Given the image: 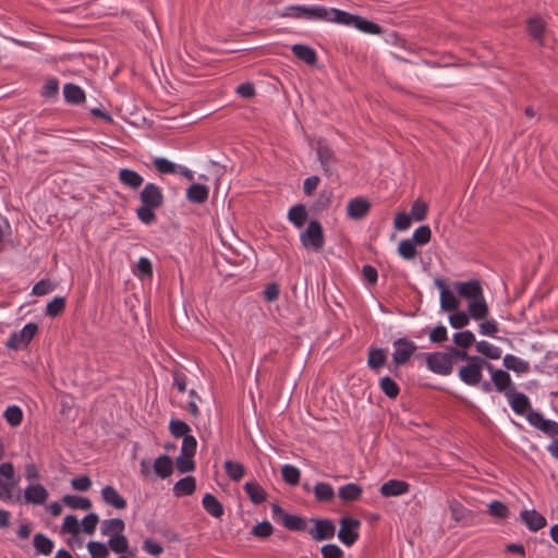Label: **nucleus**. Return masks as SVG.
<instances>
[{"label":"nucleus","mask_w":558,"mask_h":558,"mask_svg":"<svg viewBox=\"0 0 558 558\" xmlns=\"http://www.w3.org/2000/svg\"><path fill=\"white\" fill-rule=\"evenodd\" d=\"M483 369L493 371V364L478 355L470 357L465 365L458 371L460 380L471 387H476L483 379Z\"/></svg>","instance_id":"1"},{"label":"nucleus","mask_w":558,"mask_h":558,"mask_svg":"<svg viewBox=\"0 0 558 558\" xmlns=\"http://www.w3.org/2000/svg\"><path fill=\"white\" fill-rule=\"evenodd\" d=\"M282 16L292 19H305L308 21H325L327 17V8L323 5H289L284 9Z\"/></svg>","instance_id":"2"},{"label":"nucleus","mask_w":558,"mask_h":558,"mask_svg":"<svg viewBox=\"0 0 558 558\" xmlns=\"http://www.w3.org/2000/svg\"><path fill=\"white\" fill-rule=\"evenodd\" d=\"M300 241L306 250L320 251L325 245L324 230L319 221L311 220L300 234Z\"/></svg>","instance_id":"3"},{"label":"nucleus","mask_w":558,"mask_h":558,"mask_svg":"<svg viewBox=\"0 0 558 558\" xmlns=\"http://www.w3.org/2000/svg\"><path fill=\"white\" fill-rule=\"evenodd\" d=\"M272 518L279 521L286 529L293 532H303L306 529V521L304 518L288 513L278 504L271 505Z\"/></svg>","instance_id":"4"},{"label":"nucleus","mask_w":558,"mask_h":558,"mask_svg":"<svg viewBox=\"0 0 558 558\" xmlns=\"http://www.w3.org/2000/svg\"><path fill=\"white\" fill-rule=\"evenodd\" d=\"M340 529L338 531L339 541L347 547L353 546L359 539V529L361 522L357 519L342 517L339 521Z\"/></svg>","instance_id":"5"},{"label":"nucleus","mask_w":558,"mask_h":558,"mask_svg":"<svg viewBox=\"0 0 558 558\" xmlns=\"http://www.w3.org/2000/svg\"><path fill=\"white\" fill-rule=\"evenodd\" d=\"M392 363L396 368L407 364L415 353L416 344L408 338H398L393 341Z\"/></svg>","instance_id":"6"},{"label":"nucleus","mask_w":558,"mask_h":558,"mask_svg":"<svg viewBox=\"0 0 558 558\" xmlns=\"http://www.w3.org/2000/svg\"><path fill=\"white\" fill-rule=\"evenodd\" d=\"M425 361L427 368L437 375L448 376L452 372V362L449 361L446 351L426 353Z\"/></svg>","instance_id":"7"},{"label":"nucleus","mask_w":558,"mask_h":558,"mask_svg":"<svg viewBox=\"0 0 558 558\" xmlns=\"http://www.w3.org/2000/svg\"><path fill=\"white\" fill-rule=\"evenodd\" d=\"M526 421L533 427L539 429L549 437L558 436V423L548 418L535 410H530L526 414Z\"/></svg>","instance_id":"8"},{"label":"nucleus","mask_w":558,"mask_h":558,"mask_svg":"<svg viewBox=\"0 0 558 558\" xmlns=\"http://www.w3.org/2000/svg\"><path fill=\"white\" fill-rule=\"evenodd\" d=\"M316 154L324 173L327 177L332 175L338 161L333 150L323 140H319L316 145Z\"/></svg>","instance_id":"9"},{"label":"nucleus","mask_w":558,"mask_h":558,"mask_svg":"<svg viewBox=\"0 0 558 558\" xmlns=\"http://www.w3.org/2000/svg\"><path fill=\"white\" fill-rule=\"evenodd\" d=\"M311 521L314 526L310 529L308 534L314 541L331 539L335 536L336 525L330 519L312 518Z\"/></svg>","instance_id":"10"},{"label":"nucleus","mask_w":558,"mask_h":558,"mask_svg":"<svg viewBox=\"0 0 558 558\" xmlns=\"http://www.w3.org/2000/svg\"><path fill=\"white\" fill-rule=\"evenodd\" d=\"M38 331V326L35 323H28L26 324L20 331L13 332L8 342L7 345L10 349H20L23 345L28 344L34 336Z\"/></svg>","instance_id":"11"},{"label":"nucleus","mask_w":558,"mask_h":558,"mask_svg":"<svg viewBox=\"0 0 558 558\" xmlns=\"http://www.w3.org/2000/svg\"><path fill=\"white\" fill-rule=\"evenodd\" d=\"M140 199L144 206L159 208L163 204V194L157 184L149 182L141 191Z\"/></svg>","instance_id":"12"},{"label":"nucleus","mask_w":558,"mask_h":558,"mask_svg":"<svg viewBox=\"0 0 558 558\" xmlns=\"http://www.w3.org/2000/svg\"><path fill=\"white\" fill-rule=\"evenodd\" d=\"M506 398L512 411L518 415H523L531 409L529 397L515 388L509 389V392H506Z\"/></svg>","instance_id":"13"},{"label":"nucleus","mask_w":558,"mask_h":558,"mask_svg":"<svg viewBox=\"0 0 558 558\" xmlns=\"http://www.w3.org/2000/svg\"><path fill=\"white\" fill-rule=\"evenodd\" d=\"M456 289L462 298L468 300V302H471V301L476 300L484 295L483 288L478 280H470L466 282H457Z\"/></svg>","instance_id":"14"},{"label":"nucleus","mask_w":558,"mask_h":558,"mask_svg":"<svg viewBox=\"0 0 558 558\" xmlns=\"http://www.w3.org/2000/svg\"><path fill=\"white\" fill-rule=\"evenodd\" d=\"M101 498L102 501L113 507L114 509L122 510L128 506L126 499L120 495L116 487L111 485H106L101 488Z\"/></svg>","instance_id":"15"},{"label":"nucleus","mask_w":558,"mask_h":558,"mask_svg":"<svg viewBox=\"0 0 558 558\" xmlns=\"http://www.w3.org/2000/svg\"><path fill=\"white\" fill-rule=\"evenodd\" d=\"M488 372L490 373L492 383L498 392H502L506 396V392H509V389L515 388L507 371L495 368L493 366V371Z\"/></svg>","instance_id":"16"},{"label":"nucleus","mask_w":558,"mask_h":558,"mask_svg":"<svg viewBox=\"0 0 558 558\" xmlns=\"http://www.w3.org/2000/svg\"><path fill=\"white\" fill-rule=\"evenodd\" d=\"M410 490V484L401 480H389L384 483L379 492L384 497H397L407 494Z\"/></svg>","instance_id":"17"},{"label":"nucleus","mask_w":558,"mask_h":558,"mask_svg":"<svg viewBox=\"0 0 558 558\" xmlns=\"http://www.w3.org/2000/svg\"><path fill=\"white\" fill-rule=\"evenodd\" d=\"M371 209V204L364 198H353L347 206V215L351 219L360 220L364 218Z\"/></svg>","instance_id":"18"},{"label":"nucleus","mask_w":558,"mask_h":558,"mask_svg":"<svg viewBox=\"0 0 558 558\" xmlns=\"http://www.w3.org/2000/svg\"><path fill=\"white\" fill-rule=\"evenodd\" d=\"M520 518L525 523L526 527L532 532H537L546 526V519L536 510H522Z\"/></svg>","instance_id":"19"},{"label":"nucleus","mask_w":558,"mask_h":558,"mask_svg":"<svg viewBox=\"0 0 558 558\" xmlns=\"http://www.w3.org/2000/svg\"><path fill=\"white\" fill-rule=\"evenodd\" d=\"M357 15L351 14L349 12L342 11L340 9L327 8V17L326 22H335L338 24H342L349 27H353L355 25Z\"/></svg>","instance_id":"20"},{"label":"nucleus","mask_w":558,"mask_h":558,"mask_svg":"<svg viewBox=\"0 0 558 558\" xmlns=\"http://www.w3.org/2000/svg\"><path fill=\"white\" fill-rule=\"evenodd\" d=\"M387 363V350L383 348H371L367 354V366L371 371L378 373Z\"/></svg>","instance_id":"21"},{"label":"nucleus","mask_w":558,"mask_h":558,"mask_svg":"<svg viewBox=\"0 0 558 558\" xmlns=\"http://www.w3.org/2000/svg\"><path fill=\"white\" fill-rule=\"evenodd\" d=\"M24 498L33 505H43L48 498V492L41 484L29 485L24 490Z\"/></svg>","instance_id":"22"},{"label":"nucleus","mask_w":558,"mask_h":558,"mask_svg":"<svg viewBox=\"0 0 558 558\" xmlns=\"http://www.w3.org/2000/svg\"><path fill=\"white\" fill-rule=\"evenodd\" d=\"M63 97L65 102L75 106L82 105L86 99L85 92L78 85L73 83L64 84Z\"/></svg>","instance_id":"23"},{"label":"nucleus","mask_w":558,"mask_h":558,"mask_svg":"<svg viewBox=\"0 0 558 558\" xmlns=\"http://www.w3.org/2000/svg\"><path fill=\"white\" fill-rule=\"evenodd\" d=\"M435 284L440 289V306L444 311H454L459 306V302L450 290L446 289L441 279H436Z\"/></svg>","instance_id":"24"},{"label":"nucleus","mask_w":558,"mask_h":558,"mask_svg":"<svg viewBox=\"0 0 558 558\" xmlns=\"http://www.w3.org/2000/svg\"><path fill=\"white\" fill-rule=\"evenodd\" d=\"M119 180L121 184L132 190L138 189L144 182V178L138 172L129 168L120 169Z\"/></svg>","instance_id":"25"},{"label":"nucleus","mask_w":558,"mask_h":558,"mask_svg":"<svg viewBox=\"0 0 558 558\" xmlns=\"http://www.w3.org/2000/svg\"><path fill=\"white\" fill-rule=\"evenodd\" d=\"M202 506L208 514L216 519H220L223 515V506L213 494L204 495Z\"/></svg>","instance_id":"26"},{"label":"nucleus","mask_w":558,"mask_h":558,"mask_svg":"<svg viewBox=\"0 0 558 558\" xmlns=\"http://www.w3.org/2000/svg\"><path fill=\"white\" fill-rule=\"evenodd\" d=\"M469 316L475 320L484 319L488 316L489 310L484 295L469 302L468 304Z\"/></svg>","instance_id":"27"},{"label":"nucleus","mask_w":558,"mask_h":558,"mask_svg":"<svg viewBox=\"0 0 558 558\" xmlns=\"http://www.w3.org/2000/svg\"><path fill=\"white\" fill-rule=\"evenodd\" d=\"M196 489V480L194 476H185L179 480L172 490L175 497H183L192 495Z\"/></svg>","instance_id":"28"},{"label":"nucleus","mask_w":558,"mask_h":558,"mask_svg":"<svg viewBox=\"0 0 558 558\" xmlns=\"http://www.w3.org/2000/svg\"><path fill=\"white\" fill-rule=\"evenodd\" d=\"M502 363L507 369L518 374H524L530 371V363L513 354H506Z\"/></svg>","instance_id":"29"},{"label":"nucleus","mask_w":558,"mask_h":558,"mask_svg":"<svg viewBox=\"0 0 558 558\" xmlns=\"http://www.w3.org/2000/svg\"><path fill=\"white\" fill-rule=\"evenodd\" d=\"M243 489L254 505H260L267 498V493L256 482H246L243 486Z\"/></svg>","instance_id":"30"},{"label":"nucleus","mask_w":558,"mask_h":558,"mask_svg":"<svg viewBox=\"0 0 558 558\" xmlns=\"http://www.w3.org/2000/svg\"><path fill=\"white\" fill-rule=\"evenodd\" d=\"M292 52L296 58H299L300 60L304 61L310 65L315 64L317 61L316 51L307 45L295 44L292 46Z\"/></svg>","instance_id":"31"},{"label":"nucleus","mask_w":558,"mask_h":558,"mask_svg":"<svg viewBox=\"0 0 558 558\" xmlns=\"http://www.w3.org/2000/svg\"><path fill=\"white\" fill-rule=\"evenodd\" d=\"M209 190L206 185L194 183L186 190V198L195 204H203L208 199Z\"/></svg>","instance_id":"32"},{"label":"nucleus","mask_w":558,"mask_h":558,"mask_svg":"<svg viewBox=\"0 0 558 558\" xmlns=\"http://www.w3.org/2000/svg\"><path fill=\"white\" fill-rule=\"evenodd\" d=\"M124 529H125V523L122 519L112 518V519H106L101 522L100 531H101L102 535H108L111 537L112 535H118V534L123 533Z\"/></svg>","instance_id":"33"},{"label":"nucleus","mask_w":558,"mask_h":558,"mask_svg":"<svg viewBox=\"0 0 558 558\" xmlns=\"http://www.w3.org/2000/svg\"><path fill=\"white\" fill-rule=\"evenodd\" d=\"M545 31L546 24L543 19L536 16L527 21V32L539 45L544 44Z\"/></svg>","instance_id":"34"},{"label":"nucleus","mask_w":558,"mask_h":558,"mask_svg":"<svg viewBox=\"0 0 558 558\" xmlns=\"http://www.w3.org/2000/svg\"><path fill=\"white\" fill-rule=\"evenodd\" d=\"M154 470L159 477H169L173 472V464L171 458L167 454L158 457L154 462Z\"/></svg>","instance_id":"35"},{"label":"nucleus","mask_w":558,"mask_h":558,"mask_svg":"<svg viewBox=\"0 0 558 558\" xmlns=\"http://www.w3.org/2000/svg\"><path fill=\"white\" fill-rule=\"evenodd\" d=\"M288 219L295 228H302L307 219L306 207L303 204L292 206L288 213Z\"/></svg>","instance_id":"36"},{"label":"nucleus","mask_w":558,"mask_h":558,"mask_svg":"<svg viewBox=\"0 0 558 558\" xmlns=\"http://www.w3.org/2000/svg\"><path fill=\"white\" fill-rule=\"evenodd\" d=\"M363 493V489L360 485L355 483H348L341 486L338 490V496L343 501H355L357 500Z\"/></svg>","instance_id":"37"},{"label":"nucleus","mask_w":558,"mask_h":558,"mask_svg":"<svg viewBox=\"0 0 558 558\" xmlns=\"http://www.w3.org/2000/svg\"><path fill=\"white\" fill-rule=\"evenodd\" d=\"M476 351L490 360H498L501 356V349L488 341L481 340L475 344Z\"/></svg>","instance_id":"38"},{"label":"nucleus","mask_w":558,"mask_h":558,"mask_svg":"<svg viewBox=\"0 0 558 558\" xmlns=\"http://www.w3.org/2000/svg\"><path fill=\"white\" fill-rule=\"evenodd\" d=\"M226 474L233 482H239L245 475V468L242 463L227 460L223 464Z\"/></svg>","instance_id":"39"},{"label":"nucleus","mask_w":558,"mask_h":558,"mask_svg":"<svg viewBox=\"0 0 558 558\" xmlns=\"http://www.w3.org/2000/svg\"><path fill=\"white\" fill-rule=\"evenodd\" d=\"M314 495L317 501H331L335 497V490L329 483L318 482L314 486Z\"/></svg>","instance_id":"40"},{"label":"nucleus","mask_w":558,"mask_h":558,"mask_svg":"<svg viewBox=\"0 0 558 558\" xmlns=\"http://www.w3.org/2000/svg\"><path fill=\"white\" fill-rule=\"evenodd\" d=\"M64 505L71 509L88 510L92 508V501L87 497L76 495H65L62 498Z\"/></svg>","instance_id":"41"},{"label":"nucleus","mask_w":558,"mask_h":558,"mask_svg":"<svg viewBox=\"0 0 558 558\" xmlns=\"http://www.w3.org/2000/svg\"><path fill=\"white\" fill-rule=\"evenodd\" d=\"M34 547L39 554L48 556L52 553L53 542L45 534L37 533L34 536Z\"/></svg>","instance_id":"42"},{"label":"nucleus","mask_w":558,"mask_h":558,"mask_svg":"<svg viewBox=\"0 0 558 558\" xmlns=\"http://www.w3.org/2000/svg\"><path fill=\"white\" fill-rule=\"evenodd\" d=\"M379 388L390 399H396L400 393L398 384L389 376L379 379Z\"/></svg>","instance_id":"43"},{"label":"nucleus","mask_w":558,"mask_h":558,"mask_svg":"<svg viewBox=\"0 0 558 558\" xmlns=\"http://www.w3.org/2000/svg\"><path fill=\"white\" fill-rule=\"evenodd\" d=\"M3 416L10 426L16 427L21 425L23 421V411L19 405H9Z\"/></svg>","instance_id":"44"},{"label":"nucleus","mask_w":558,"mask_h":558,"mask_svg":"<svg viewBox=\"0 0 558 558\" xmlns=\"http://www.w3.org/2000/svg\"><path fill=\"white\" fill-rule=\"evenodd\" d=\"M281 475L283 481L289 485L295 486L300 483L301 472L292 464H284L281 468Z\"/></svg>","instance_id":"45"},{"label":"nucleus","mask_w":558,"mask_h":558,"mask_svg":"<svg viewBox=\"0 0 558 558\" xmlns=\"http://www.w3.org/2000/svg\"><path fill=\"white\" fill-rule=\"evenodd\" d=\"M353 27L366 34L378 35L381 33L380 25L372 21H368L360 15H357L355 25Z\"/></svg>","instance_id":"46"},{"label":"nucleus","mask_w":558,"mask_h":558,"mask_svg":"<svg viewBox=\"0 0 558 558\" xmlns=\"http://www.w3.org/2000/svg\"><path fill=\"white\" fill-rule=\"evenodd\" d=\"M153 165L161 174H173L178 172V165L163 157L154 158Z\"/></svg>","instance_id":"47"},{"label":"nucleus","mask_w":558,"mask_h":558,"mask_svg":"<svg viewBox=\"0 0 558 558\" xmlns=\"http://www.w3.org/2000/svg\"><path fill=\"white\" fill-rule=\"evenodd\" d=\"M415 243L411 239L401 240L398 245V253L404 259H413L417 255Z\"/></svg>","instance_id":"48"},{"label":"nucleus","mask_w":558,"mask_h":558,"mask_svg":"<svg viewBox=\"0 0 558 558\" xmlns=\"http://www.w3.org/2000/svg\"><path fill=\"white\" fill-rule=\"evenodd\" d=\"M169 430L175 438H183L192 432L190 425L181 420H171L169 423Z\"/></svg>","instance_id":"49"},{"label":"nucleus","mask_w":558,"mask_h":558,"mask_svg":"<svg viewBox=\"0 0 558 558\" xmlns=\"http://www.w3.org/2000/svg\"><path fill=\"white\" fill-rule=\"evenodd\" d=\"M109 548L117 554H124L128 550L129 542L123 533L112 535L108 541Z\"/></svg>","instance_id":"50"},{"label":"nucleus","mask_w":558,"mask_h":558,"mask_svg":"<svg viewBox=\"0 0 558 558\" xmlns=\"http://www.w3.org/2000/svg\"><path fill=\"white\" fill-rule=\"evenodd\" d=\"M87 550L92 558H108L109 556V548L107 545L98 541L88 542Z\"/></svg>","instance_id":"51"},{"label":"nucleus","mask_w":558,"mask_h":558,"mask_svg":"<svg viewBox=\"0 0 558 558\" xmlns=\"http://www.w3.org/2000/svg\"><path fill=\"white\" fill-rule=\"evenodd\" d=\"M456 345L466 349L475 342V336L471 330H463L453 335Z\"/></svg>","instance_id":"52"},{"label":"nucleus","mask_w":558,"mask_h":558,"mask_svg":"<svg viewBox=\"0 0 558 558\" xmlns=\"http://www.w3.org/2000/svg\"><path fill=\"white\" fill-rule=\"evenodd\" d=\"M432 231L428 226H420L412 234L411 240L417 245H425L430 241Z\"/></svg>","instance_id":"53"},{"label":"nucleus","mask_w":558,"mask_h":558,"mask_svg":"<svg viewBox=\"0 0 558 558\" xmlns=\"http://www.w3.org/2000/svg\"><path fill=\"white\" fill-rule=\"evenodd\" d=\"M332 193L327 190L319 192L317 199L313 204V210L316 213L327 209L331 204Z\"/></svg>","instance_id":"54"},{"label":"nucleus","mask_w":558,"mask_h":558,"mask_svg":"<svg viewBox=\"0 0 558 558\" xmlns=\"http://www.w3.org/2000/svg\"><path fill=\"white\" fill-rule=\"evenodd\" d=\"M194 456L180 453L175 460V465L179 472L186 473L192 472L195 469Z\"/></svg>","instance_id":"55"},{"label":"nucleus","mask_w":558,"mask_h":558,"mask_svg":"<svg viewBox=\"0 0 558 558\" xmlns=\"http://www.w3.org/2000/svg\"><path fill=\"white\" fill-rule=\"evenodd\" d=\"M65 308V299L63 296H56L47 304L46 314L51 317L59 316Z\"/></svg>","instance_id":"56"},{"label":"nucleus","mask_w":558,"mask_h":558,"mask_svg":"<svg viewBox=\"0 0 558 558\" xmlns=\"http://www.w3.org/2000/svg\"><path fill=\"white\" fill-rule=\"evenodd\" d=\"M59 93V81L56 77L48 78L41 87L40 95L44 98H54Z\"/></svg>","instance_id":"57"},{"label":"nucleus","mask_w":558,"mask_h":558,"mask_svg":"<svg viewBox=\"0 0 558 558\" xmlns=\"http://www.w3.org/2000/svg\"><path fill=\"white\" fill-rule=\"evenodd\" d=\"M134 274L137 277L150 278L153 276L151 262L147 257H141L137 260L136 269L134 270Z\"/></svg>","instance_id":"58"},{"label":"nucleus","mask_w":558,"mask_h":558,"mask_svg":"<svg viewBox=\"0 0 558 558\" xmlns=\"http://www.w3.org/2000/svg\"><path fill=\"white\" fill-rule=\"evenodd\" d=\"M156 209L157 208L141 205L136 209V216L144 225H151L156 221Z\"/></svg>","instance_id":"59"},{"label":"nucleus","mask_w":558,"mask_h":558,"mask_svg":"<svg viewBox=\"0 0 558 558\" xmlns=\"http://www.w3.org/2000/svg\"><path fill=\"white\" fill-rule=\"evenodd\" d=\"M252 535L258 538H267L274 533V526L269 521H262L252 529Z\"/></svg>","instance_id":"60"},{"label":"nucleus","mask_w":558,"mask_h":558,"mask_svg":"<svg viewBox=\"0 0 558 558\" xmlns=\"http://www.w3.org/2000/svg\"><path fill=\"white\" fill-rule=\"evenodd\" d=\"M488 512L494 518L505 519L508 517L509 509L504 502L494 500L488 505Z\"/></svg>","instance_id":"61"},{"label":"nucleus","mask_w":558,"mask_h":558,"mask_svg":"<svg viewBox=\"0 0 558 558\" xmlns=\"http://www.w3.org/2000/svg\"><path fill=\"white\" fill-rule=\"evenodd\" d=\"M428 207L425 202L416 199L411 207V217L416 221H423L426 218Z\"/></svg>","instance_id":"62"},{"label":"nucleus","mask_w":558,"mask_h":558,"mask_svg":"<svg viewBox=\"0 0 558 558\" xmlns=\"http://www.w3.org/2000/svg\"><path fill=\"white\" fill-rule=\"evenodd\" d=\"M498 331V323L495 319H487L478 325V332L483 336L495 338Z\"/></svg>","instance_id":"63"},{"label":"nucleus","mask_w":558,"mask_h":558,"mask_svg":"<svg viewBox=\"0 0 558 558\" xmlns=\"http://www.w3.org/2000/svg\"><path fill=\"white\" fill-rule=\"evenodd\" d=\"M323 558H343V550L336 544L324 545L320 549Z\"/></svg>","instance_id":"64"}]
</instances>
